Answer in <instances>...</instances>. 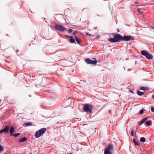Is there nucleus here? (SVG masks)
I'll list each match as a JSON object with an SVG mask.
<instances>
[{"instance_id": "nucleus-1", "label": "nucleus", "mask_w": 154, "mask_h": 154, "mask_svg": "<svg viewBox=\"0 0 154 154\" xmlns=\"http://www.w3.org/2000/svg\"><path fill=\"white\" fill-rule=\"evenodd\" d=\"M113 35V38H110L108 39V41L112 43H116L122 41H130L132 37L131 35H124L122 36L120 34L112 33Z\"/></svg>"}, {"instance_id": "nucleus-2", "label": "nucleus", "mask_w": 154, "mask_h": 154, "mask_svg": "<svg viewBox=\"0 0 154 154\" xmlns=\"http://www.w3.org/2000/svg\"><path fill=\"white\" fill-rule=\"evenodd\" d=\"M114 146L112 144L109 143L105 146L104 154H112V151L114 149Z\"/></svg>"}, {"instance_id": "nucleus-3", "label": "nucleus", "mask_w": 154, "mask_h": 154, "mask_svg": "<svg viewBox=\"0 0 154 154\" xmlns=\"http://www.w3.org/2000/svg\"><path fill=\"white\" fill-rule=\"evenodd\" d=\"M46 128H43L40 129L39 130L37 131L35 133V136L36 138H38L42 135L46 131Z\"/></svg>"}, {"instance_id": "nucleus-4", "label": "nucleus", "mask_w": 154, "mask_h": 154, "mask_svg": "<svg viewBox=\"0 0 154 154\" xmlns=\"http://www.w3.org/2000/svg\"><path fill=\"white\" fill-rule=\"evenodd\" d=\"M93 106L88 104H84L83 107V110L86 112H91L93 109Z\"/></svg>"}, {"instance_id": "nucleus-5", "label": "nucleus", "mask_w": 154, "mask_h": 154, "mask_svg": "<svg viewBox=\"0 0 154 154\" xmlns=\"http://www.w3.org/2000/svg\"><path fill=\"white\" fill-rule=\"evenodd\" d=\"M141 53L142 55L144 56L148 59L151 60L152 59L153 57L152 55L149 54L147 51L145 50L141 51Z\"/></svg>"}, {"instance_id": "nucleus-6", "label": "nucleus", "mask_w": 154, "mask_h": 154, "mask_svg": "<svg viewBox=\"0 0 154 154\" xmlns=\"http://www.w3.org/2000/svg\"><path fill=\"white\" fill-rule=\"evenodd\" d=\"M92 60L89 58H87L85 60V61L88 64L95 65L97 63V61L96 58H94Z\"/></svg>"}, {"instance_id": "nucleus-7", "label": "nucleus", "mask_w": 154, "mask_h": 154, "mask_svg": "<svg viewBox=\"0 0 154 154\" xmlns=\"http://www.w3.org/2000/svg\"><path fill=\"white\" fill-rule=\"evenodd\" d=\"M55 27L58 31L63 32L66 30V28L62 25L56 24L55 26Z\"/></svg>"}, {"instance_id": "nucleus-8", "label": "nucleus", "mask_w": 154, "mask_h": 154, "mask_svg": "<svg viewBox=\"0 0 154 154\" xmlns=\"http://www.w3.org/2000/svg\"><path fill=\"white\" fill-rule=\"evenodd\" d=\"M2 130L4 132L7 133L9 131V127L8 126H6L3 129H2Z\"/></svg>"}, {"instance_id": "nucleus-9", "label": "nucleus", "mask_w": 154, "mask_h": 154, "mask_svg": "<svg viewBox=\"0 0 154 154\" xmlns=\"http://www.w3.org/2000/svg\"><path fill=\"white\" fill-rule=\"evenodd\" d=\"M32 125V123L31 122H28L25 123L24 124V125L25 127H27L28 126H31Z\"/></svg>"}, {"instance_id": "nucleus-10", "label": "nucleus", "mask_w": 154, "mask_h": 154, "mask_svg": "<svg viewBox=\"0 0 154 154\" xmlns=\"http://www.w3.org/2000/svg\"><path fill=\"white\" fill-rule=\"evenodd\" d=\"M133 142L136 146H139L140 145L139 142V141H136L135 139H133Z\"/></svg>"}, {"instance_id": "nucleus-11", "label": "nucleus", "mask_w": 154, "mask_h": 154, "mask_svg": "<svg viewBox=\"0 0 154 154\" xmlns=\"http://www.w3.org/2000/svg\"><path fill=\"white\" fill-rule=\"evenodd\" d=\"M75 42V39L72 36V37L70 38L69 42L71 43H74Z\"/></svg>"}, {"instance_id": "nucleus-12", "label": "nucleus", "mask_w": 154, "mask_h": 154, "mask_svg": "<svg viewBox=\"0 0 154 154\" xmlns=\"http://www.w3.org/2000/svg\"><path fill=\"white\" fill-rule=\"evenodd\" d=\"M148 118L146 117L143 119L142 120L140 123V125H142L144 122H145L146 120Z\"/></svg>"}, {"instance_id": "nucleus-13", "label": "nucleus", "mask_w": 154, "mask_h": 154, "mask_svg": "<svg viewBox=\"0 0 154 154\" xmlns=\"http://www.w3.org/2000/svg\"><path fill=\"white\" fill-rule=\"evenodd\" d=\"M27 140V138L26 137H23L21 138L19 141L20 142H25Z\"/></svg>"}, {"instance_id": "nucleus-14", "label": "nucleus", "mask_w": 154, "mask_h": 154, "mask_svg": "<svg viewBox=\"0 0 154 154\" xmlns=\"http://www.w3.org/2000/svg\"><path fill=\"white\" fill-rule=\"evenodd\" d=\"M79 37L77 36H75V40L79 44H80V41H79Z\"/></svg>"}, {"instance_id": "nucleus-15", "label": "nucleus", "mask_w": 154, "mask_h": 154, "mask_svg": "<svg viewBox=\"0 0 154 154\" xmlns=\"http://www.w3.org/2000/svg\"><path fill=\"white\" fill-rule=\"evenodd\" d=\"M152 122L151 121H146L145 122V124L147 126H149L151 124Z\"/></svg>"}, {"instance_id": "nucleus-16", "label": "nucleus", "mask_w": 154, "mask_h": 154, "mask_svg": "<svg viewBox=\"0 0 154 154\" xmlns=\"http://www.w3.org/2000/svg\"><path fill=\"white\" fill-rule=\"evenodd\" d=\"M137 94L139 96H142L144 94V92L138 91L137 92Z\"/></svg>"}, {"instance_id": "nucleus-17", "label": "nucleus", "mask_w": 154, "mask_h": 154, "mask_svg": "<svg viewBox=\"0 0 154 154\" xmlns=\"http://www.w3.org/2000/svg\"><path fill=\"white\" fill-rule=\"evenodd\" d=\"M14 129L13 126L10 127V134H13L14 131Z\"/></svg>"}, {"instance_id": "nucleus-18", "label": "nucleus", "mask_w": 154, "mask_h": 154, "mask_svg": "<svg viewBox=\"0 0 154 154\" xmlns=\"http://www.w3.org/2000/svg\"><path fill=\"white\" fill-rule=\"evenodd\" d=\"M140 89L144 91H147L148 90V89L147 87H141Z\"/></svg>"}, {"instance_id": "nucleus-19", "label": "nucleus", "mask_w": 154, "mask_h": 154, "mask_svg": "<svg viewBox=\"0 0 154 154\" xmlns=\"http://www.w3.org/2000/svg\"><path fill=\"white\" fill-rule=\"evenodd\" d=\"M140 140L142 142H144L146 141V139L144 137H141L140 138Z\"/></svg>"}, {"instance_id": "nucleus-20", "label": "nucleus", "mask_w": 154, "mask_h": 154, "mask_svg": "<svg viewBox=\"0 0 154 154\" xmlns=\"http://www.w3.org/2000/svg\"><path fill=\"white\" fill-rule=\"evenodd\" d=\"M20 133H17L15 134H11V136H14L15 137H17L18 136H19V135H20Z\"/></svg>"}, {"instance_id": "nucleus-21", "label": "nucleus", "mask_w": 154, "mask_h": 154, "mask_svg": "<svg viewBox=\"0 0 154 154\" xmlns=\"http://www.w3.org/2000/svg\"><path fill=\"white\" fill-rule=\"evenodd\" d=\"M4 148L1 145H0V152H3L4 151Z\"/></svg>"}, {"instance_id": "nucleus-22", "label": "nucleus", "mask_w": 154, "mask_h": 154, "mask_svg": "<svg viewBox=\"0 0 154 154\" xmlns=\"http://www.w3.org/2000/svg\"><path fill=\"white\" fill-rule=\"evenodd\" d=\"M134 130L133 129H132L131 131V136H134Z\"/></svg>"}, {"instance_id": "nucleus-23", "label": "nucleus", "mask_w": 154, "mask_h": 154, "mask_svg": "<svg viewBox=\"0 0 154 154\" xmlns=\"http://www.w3.org/2000/svg\"><path fill=\"white\" fill-rule=\"evenodd\" d=\"M67 31L69 33H71L73 31V30L71 29H69L68 30H67Z\"/></svg>"}, {"instance_id": "nucleus-24", "label": "nucleus", "mask_w": 154, "mask_h": 154, "mask_svg": "<svg viewBox=\"0 0 154 154\" xmlns=\"http://www.w3.org/2000/svg\"><path fill=\"white\" fill-rule=\"evenodd\" d=\"M144 112V110L143 109H141L139 112V113L140 114H142Z\"/></svg>"}, {"instance_id": "nucleus-25", "label": "nucleus", "mask_w": 154, "mask_h": 154, "mask_svg": "<svg viewBox=\"0 0 154 154\" xmlns=\"http://www.w3.org/2000/svg\"><path fill=\"white\" fill-rule=\"evenodd\" d=\"M151 110L152 112H154V107L152 106L151 107Z\"/></svg>"}, {"instance_id": "nucleus-26", "label": "nucleus", "mask_w": 154, "mask_h": 154, "mask_svg": "<svg viewBox=\"0 0 154 154\" xmlns=\"http://www.w3.org/2000/svg\"><path fill=\"white\" fill-rule=\"evenodd\" d=\"M137 10L139 13H141V10L139 8H138L137 9Z\"/></svg>"}, {"instance_id": "nucleus-27", "label": "nucleus", "mask_w": 154, "mask_h": 154, "mask_svg": "<svg viewBox=\"0 0 154 154\" xmlns=\"http://www.w3.org/2000/svg\"><path fill=\"white\" fill-rule=\"evenodd\" d=\"M66 37L68 38H70L72 36H68V35H65V36Z\"/></svg>"}, {"instance_id": "nucleus-28", "label": "nucleus", "mask_w": 154, "mask_h": 154, "mask_svg": "<svg viewBox=\"0 0 154 154\" xmlns=\"http://www.w3.org/2000/svg\"><path fill=\"white\" fill-rule=\"evenodd\" d=\"M3 132H3V131L2 129L0 130V134H1Z\"/></svg>"}, {"instance_id": "nucleus-29", "label": "nucleus", "mask_w": 154, "mask_h": 154, "mask_svg": "<svg viewBox=\"0 0 154 154\" xmlns=\"http://www.w3.org/2000/svg\"><path fill=\"white\" fill-rule=\"evenodd\" d=\"M85 10H86V11H87V10L85 8H84L82 10V11L83 12Z\"/></svg>"}, {"instance_id": "nucleus-30", "label": "nucleus", "mask_w": 154, "mask_h": 154, "mask_svg": "<svg viewBox=\"0 0 154 154\" xmlns=\"http://www.w3.org/2000/svg\"><path fill=\"white\" fill-rule=\"evenodd\" d=\"M152 98L153 99H154V94L152 95Z\"/></svg>"}, {"instance_id": "nucleus-31", "label": "nucleus", "mask_w": 154, "mask_h": 154, "mask_svg": "<svg viewBox=\"0 0 154 154\" xmlns=\"http://www.w3.org/2000/svg\"><path fill=\"white\" fill-rule=\"evenodd\" d=\"M76 32V31H75V32L73 33V34H75Z\"/></svg>"}, {"instance_id": "nucleus-32", "label": "nucleus", "mask_w": 154, "mask_h": 154, "mask_svg": "<svg viewBox=\"0 0 154 154\" xmlns=\"http://www.w3.org/2000/svg\"><path fill=\"white\" fill-rule=\"evenodd\" d=\"M135 4H138V3H138V2H135Z\"/></svg>"}, {"instance_id": "nucleus-33", "label": "nucleus", "mask_w": 154, "mask_h": 154, "mask_svg": "<svg viewBox=\"0 0 154 154\" xmlns=\"http://www.w3.org/2000/svg\"><path fill=\"white\" fill-rule=\"evenodd\" d=\"M69 154H72L71 153H70Z\"/></svg>"}, {"instance_id": "nucleus-34", "label": "nucleus", "mask_w": 154, "mask_h": 154, "mask_svg": "<svg viewBox=\"0 0 154 154\" xmlns=\"http://www.w3.org/2000/svg\"><path fill=\"white\" fill-rule=\"evenodd\" d=\"M29 45L30 46V45H30V44H29Z\"/></svg>"}, {"instance_id": "nucleus-35", "label": "nucleus", "mask_w": 154, "mask_h": 154, "mask_svg": "<svg viewBox=\"0 0 154 154\" xmlns=\"http://www.w3.org/2000/svg\"><path fill=\"white\" fill-rule=\"evenodd\" d=\"M153 28H154V27H153Z\"/></svg>"}]
</instances>
